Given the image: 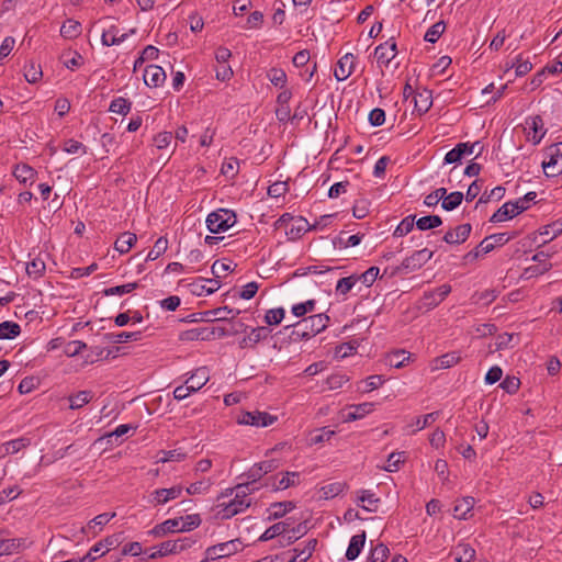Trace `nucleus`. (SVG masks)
I'll list each match as a JSON object with an SVG mask.
<instances>
[{"instance_id":"obj_9","label":"nucleus","mask_w":562,"mask_h":562,"mask_svg":"<svg viewBox=\"0 0 562 562\" xmlns=\"http://www.w3.org/2000/svg\"><path fill=\"white\" fill-rule=\"evenodd\" d=\"M240 549L239 540H229L222 542L205 550V560H217L226 557H231L237 553Z\"/></svg>"},{"instance_id":"obj_36","label":"nucleus","mask_w":562,"mask_h":562,"mask_svg":"<svg viewBox=\"0 0 562 562\" xmlns=\"http://www.w3.org/2000/svg\"><path fill=\"white\" fill-rule=\"evenodd\" d=\"M474 503L475 501L471 496L457 501L453 507V516L458 519H467V514L473 508Z\"/></svg>"},{"instance_id":"obj_61","label":"nucleus","mask_w":562,"mask_h":562,"mask_svg":"<svg viewBox=\"0 0 562 562\" xmlns=\"http://www.w3.org/2000/svg\"><path fill=\"white\" fill-rule=\"evenodd\" d=\"M201 518L198 514L187 515L184 518L182 517V522L180 524L181 532L191 531L198 528L201 525Z\"/></svg>"},{"instance_id":"obj_34","label":"nucleus","mask_w":562,"mask_h":562,"mask_svg":"<svg viewBox=\"0 0 562 562\" xmlns=\"http://www.w3.org/2000/svg\"><path fill=\"white\" fill-rule=\"evenodd\" d=\"M374 409L373 403H361L350 406V411L346 416L347 422L361 419Z\"/></svg>"},{"instance_id":"obj_8","label":"nucleus","mask_w":562,"mask_h":562,"mask_svg":"<svg viewBox=\"0 0 562 562\" xmlns=\"http://www.w3.org/2000/svg\"><path fill=\"white\" fill-rule=\"evenodd\" d=\"M277 416L270 415L266 412H241L237 417V423L241 425H249L255 427H267L277 420Z\"/></svg>"},{"instance_id":"obj_23","label":"nucleus","mask_w":562,"mask_h":562,"mask_svg":"<svg viewBox=\"0 0 562 562\" xmlns=\"http://www.w3.org/2000/svg\"><path fill=\"white\" fill-rule=\"evenodd\" d=\"M358 504L367 512H376L380 498L375 497V494L369 490H360L357 492Z\"/></svg>"},{"instance_id":"obj_40","label":"nucleus","mask_w":562,"mask_h":562,"mask_svg":"<svg viewBox=\"0 0 562 562\" xmlns=\"http://www.w3.org/2000/svg\"><path fill=\"white\" fill-rule=\"evenodd\" d=\"M81 34V24L68 19L60 27V35L65 38H76Z\"/></svg>"},{"instance_id":"obj_35","label":"nucleus","mask_w":562,"mask_h":562,"mask_svg":"<svg viewBox=\"0 0 562 562\" xmlns=\"http://www.w3.org/2000/svg\"><path fill=\"white\" fill-rule=\"evenodd\" d=\"M140 331L109 333L105 335V339L111 344H123L127 341H137L140 339Z\"/></svg>"},{"instance_id":"obj_58","label":"nucleus","mask_w":562,"mask_h":562,"mask_svg":"<svg viewBox=\"0 0 562 562\" xmlns=\"http://www.w3.org/2000/svg\"><path fill=\"white\" fill-rule=\"evenodd\" d=\"M445 29H446V25L443 22L440 21V22L435 23L427 30V32L424 36V40L426 42H429L432 44L436 43L439 40V37L441 36V34L443 33Z\"/></svg>"},{"instance_id":"obj_21","label":"nucleus","mask_w":562,"mask_h":562,"mask_svg":"<svg viewBox=\"0 0 562 562\" xmlns=\"http://www.w3.org/2000/svg\"><path fill=\"white\" fill-rule=\"evenodd\" d=\"M136 32L135 29L130 30L128 33L120 34L116 25L110 26L109 30L103 31L101 35V42L104 46H113L123 43L131 34Z\"/></svg>"},{"instance_id":"obj_28","label":"nucleus","mask_w":562,"mask_h":562,"mask_svg":"<svg viewBox=\"0 0 562 562\" xmlns=\"http://www.w3.org/2000/svg\"><path fill=\"white\" fill-rule=\"evenodd\" d=\"M209 381V372L205 368H199L186 381L192 393L202 389Z\"/></svg>"},{"instance_id":"obj_47","label":"nucleus","mask_w":562,"mask_h":562,"mask_svg":"<svg viewBox=\"0 0 562 562\" xmlns=\"http://www.w3.org/2000/svg\"><path fill=\"white\" fill-rule=\"evenodd\" d=\"M463 200V193L460 191L451 192L441 202V207L446 211H452L457 209Z\"/></svg>"},{"instance_id":"obj_50","label":"nucleus","mask_w":562,"mask_h":562,"mask_svg":"<svg viewBox=\"0 0 562 562\" xmlns=\"http://www.w3.org/2000/svg\"><path fill=\"white\" fill-rule=\"evenodd\" d=\"M404 461L405 452H392L387 458V464L382 467V469L386 472H396Z\"/></svg>"},{"instance_id":"obj_1","label":"nucleus","mask_w":562,"mask_h":562,"mask_svg":"<svg viewBox=\"0 0 562 562\" xmlns=\"http://www.w3.org/2000/svg\"><path fill=\"white\" fill-rule=\"evenodd\" d=\"M329 321L325 313L305 317L292 326L289 337L294 342L314 337L328 326Z\"/></svg>"},{"instance_id":"obj_37","label":"nucleus","mask_w":562,"mask_h":562,"mask_svg":"<svg viewBox=\"0 0 562 562\" xmlns=\"http://www.w3.org/2000/svg\"><path fill=\"white\" fill-rule=\"evenodd\" d=\"M93 398V393L88 390L79 391L76 394L69 395L68 400L70 402V409H79L83 407L86 404L90 403Z\"/></svg>"},{"instance_id":"obj_18","label":"nucleus","mask_w":562,"mask_h":562,"mask_svg":"<svg viewBox=\"0 0 562 562\" xmlns=\"http://www.w3.org/2000/svg\"><path fill=\"white\" fill-rule=\"evenodd\" d=\"M144 82L148 87H160L166 80V72L162 67L158 65H149L144 71Z\"/></svg>"},{"instance_id":"obj_51","label":"nucleus","mask_w":562,"mask_h":562,"mask_svg":"<svg viewBox=\"0 0 562 562\" xmlns=\"http://www.w3.org/2000/svg\"><path fill=\"white\" fill-rule=\"evenodd\" d=\"M233 269L232 261L226 262L224 260H215L211 267L212 274L216 280L225 277L228 272L233 271Z\"/></svg>"},{"instance_id":"obj_30","label":"nucleus","mask_w":562,"mask_h":562,"mask_svg":"<svg viewBox=\"0 0 562 562\" xmlns=\"http://www.w3.org/2000/svg\"><path fill=\"white\" fill-rule=\"evenodd\" d=\"M13 176L19 182L23 184L27 183L29 181L33 183L36 171L34 168L26 164H19L13 169Z\"/></svg>"},{"instance_id":"obj_20","label":"nucleus","mask_w":562,"mask_h":562,"mask_svg":"<svg viewBox=\"0 0 562 562\" xmlns=\"http://www.w3.org/2000/svg\"><path fill=\"white\" fill-rule=\"evenodd\" d=\"M182 522V517L171 518L162 521L161 524L156 525L151 530L148 531L149 535L154 537H164L168 533L181 532L180 524Z\"/></svg>"},{"instance_id":"obj_4","label":"nucleus","mask_w":562,"mask_h":562,"mask_svg":"<svg viewBox=\"0 0 562 562\" xmlns=\"http://www.w3.org/2000/svg\"><path fill=\"white\" fill-rule=\"evenodd\" d=\"M236 223V215L233 211L220 209L206 217V226L211 233L225 232Z\"/></svg>"},{"instance_id":"obj_46","label":"nucleus","mask_w":562,"mask_h":562,"mask_svg":"<svg viewBox=\"0 0 562 562\" xmlns=\"http://www.w3.org/2000/svg\"><path fill=\"white\" fill-rule=\"evenodd\" d=\"M267 78L274 87L284 88L286 83V74L281 68L269 69L267 72Z\"/></svg>"},{"instance_id":"obj_62","label":"nucleus","mask_w":562,"mask_h":562,"mask_svg":"<svg viewBox=\"0 0 562 562\" xmlns=\"http://www.w3.org/2000/svg\"><path fill=\"white\" fill-rule=\"evenodd\" d=\"M315 306H316L315 300H307L306 302L293 305L292 313L296 317H302L308 312H314Z\"/></svg>"},{"instance_id":"obj_7","label":"nucleus","mask_w":562,"mask_h":562,"mask_svg":"<svg viewBox=\"0 0 562 562\" xmlns=\"http://www.w3.org/2000/svg\"><path fill=\"white\" fill-rule=\"evenodd\" d=\"M547 154L548 160H543L541 166L547 177H557L562 172V142L551 145Z\"/></svg>"},{"instance_id":"obj_2","label":"nucleus","mask_w":562,"mask_h":562,"mask_svg":"<svg viewBox=\"0 0 562 562\" xmlns=\"http://www.w3.org/2000/svg\"><path fill=\"white\" fill-rule=\"evenodd\" d=\"M255 488L250 487L249 482L239 483L235 486V496L228 503H222L218 505L221 508L218 510V515L222 519H229L235 515L243 513L251 505V499L248 497V494L252 492ZM233 490H231V494Z\"/></svg>"},{"instance_id":"obj_32","label":"nucleus","mask_w":562,"mask_h":562,"mask_svg":"<svg viewBox=\"0 0 562 562\" xmlns=\"http://www.w3.org/2000/svg\"><path fill=\"white\" fill-rule=\"evenodd\" d=\"M452 555L457 562H472L475 558V549L469 543H459L452 550Z\"/></svg>"},{"instance_id":"obj_5","label":"nucleus","mask_w":562,"mask_h":562,"mask_svg":"<svg viewBox=\"0 0 562 562\" xmlns=\"http://www.w3.org/2000/svg\"><path fill=\"white\" fill-rule=\"evenodd\" d=\"M434 256V251L428 248L414 251L409 257H406L402 263L394 268L392 274L408 273L420 269Z\"/></svg>"},{"instance_id":"obj_17","label":"nucleus","mask_w":562,"mask_h":562,"mask_svg":"<svg viewBox=\"0 0 562 562\" xmlns=\"http://www.w3.org/2000/svg\"><path fill=\"white\" fill-rule=\"evenodd\" d=\"M271 329L266 326L252 328L250 333L239 341L240 348H254L258 342L268 338Z\"/></svg>"},{"instance_id":"obj_63","label":"nucleus","mask_w":562,"mask_h":562,"mask_svg":"<svg viewBox=\"0 0 562 562\" xmlns=\"http://www.w3.org/2000/svg\"><path fill=\"white\" fill-rule=\"evenodd\" d=\"M438 412H432L424 415L423 417L415 418L413 425L416 427V429L414 431H418L430 426L438 418Z\"/></svg>"},{"instance_id":"obj_12","label":"nucleus","mask_w":562,"mask_h":562,"mask_svg":"<svg viewBox=\"0 0 562 562\" xmlns=\"http://www.w3.org/2000/svg\"><path fill=\"white\" fill-rule=\"evenodd\" d=\"M278 467L279 463L277 460H266L254 464L244 475L247 477V482L251 485L260 480L265 474L278 469Z\"/></svg>"},{"instance_id":"obj_15","label":"nucleus","mask_w":562,"mask_h":562,"mask_svg":"<svg viewBox=\"0 0 562 562\" xmlns=\"http://www.w3.org/2000/svg\"><path fill=\"white\" fill-rule=\"evenodd\" d=\"M471 231H472L471 224H461V225H458L453 229H449L443 235L442 239L445 243L450 244V245H460L469 238Z\"/></svg>"},{"instance_id":"obj_41","label":"nucleus","mask_w":562,"mask_h":562,"mask_svg":"<svg viewBox=\"0 0 562 562\" xmlns=\"http://www.w3.org/2000/svg\"><path fill=\"white\" fill-rule=\"evenodd\" d=\"M561 233H562V222L557 221V222H553L552 224L544 226L540 231V235L546 237L543 239L542 244L544 245V244L551 241L553 238L559 236Z\"/></svg>"},{"instance_id":"obj_56","label":"nucleus","mask_w":562,"mask_h":562,"mask_svg":"<svg viewBox=\"0 0 562 562\" xmlns=\"http://www.w3.org/2000/svg\"><path fill=\"white\" fill-rule=\"evenodd\" d=\"M358 279L356 276H349L338 280L336 285V294L346 295L357 283Z\"/></svg>"},{"instance_id":"obj_29","label":"nucleus","mask_w":562,"mask_h":562,"mask_svg":"<svg viewBox=\"0 0 562 562\" xmlns=\"http://www.w3.org/2000/svg\"><path fill=\"white\" fill-rule=\"evenodd\" d=\"M432 104L431 101V92L428 90H424L422 92L414 93V106L415 112L419 115L426 113Z\"/></svg>"},{"instance_id":"obj_38","label":"nucleus","mask_w":562,"mask_h":562,"mask_svg":"<svg viewBox=\"0 0 562 562\" xmlns=\"http://www.w3.org/2000/svg\"><path fill=\"white\" fill-rule=\"evenodd\" d=\"M21 333V327L18 323L5 321L0 323V340L13 339Z\"/></svg>"},{"instance_id":"obj_60","label":"nucleus","mask_w":562,"mask_h":562,"mask_svg":"<svg viewBox=\"0 0 562 562\" xmlns=\"http://www.w3.org/2000/svg\"><path fill=\"white\" fill-rule=\"evenodd\" d=\"M390 554L389 548L383 543H378L370 553L369 559L372 562H384Z\"/></svg>"},{"instance_id":"obj_55","label":"nucleus","mask_w":562,"mask_h":562,"mask_svg":"<svg viewBox=\"0 0 562 562\" xmlns=\"http://www.w3.org/2000/svg\"><path fill=\"white\" fill-rule=\"evenodd\" d=\"M299 472H285L282 477L274 485L276 491L285 490L290 486H294L297 483Z\"/></svg>"},{"instance_id":"obj_42","label":"nucleus","mask_w":562,"mask_h":562,"mask_svg":"<svg viewBox=\"0 0 562 562\" xmlns=\"http://www.w3.org/2000/svg\"><path fill=\"white\" fill-rule=\"evenodd\" d=\"M442 224V220L439 215H427L416 221V226L419 231H427L436 228Z\"/></svg>"},{"instance_id":"obj_48","label":"nucleus","mask_w":562,"mask_h":562,"mask_svg":"<svg viewBox=\"0 0 562 562\" xmlns=\"http://www.w3.org/2000/svg\"><path fill=\"white\" fill-rule=\"evenodd\" d=\"M138 288L137 282H130L122 285L111 286L103 291V294L105 296H112V295H123L133 292L135 289Z\"/></svg>"},{"instance_id":"obj_53","label":"nucleus","mask_w":562,"mask_h":562,"mask_svg":"<svg viewBox=\"0 0 562 562\" xmlns=\"http://www.w3.org/2000/svg\"><path fill=\"white\" fill-rule=\"evenodd\" d=\"M132 103L122 97L114 99L110 104V112L126 115L131 110Z\"/></svg>"},{"instance_id":"obj_16","label":"nucleus","mask_w":562,"mask_h":562,"mask_svg":"<svg viewBox=\"0 0 562 562\" xmlns=\"http://www.w3.org/2000/svg\"><path fill=\"white\" fill-rule=\"evenodd\" d=\"M450 292L451 286L449 284H442L435 290L425 292L423 296L424 305L428 308H432L441 303Z\"/></svg>"},{"instance_id":"obj_26","label":"nucleus","mask_w":562,"mask_h":562,"mask_svg":"<svg viewBox=\"0 0 562 562\" xmlns=\"http://www.w3.org/2000/svg\"><path fill=\"white\" fill-rule=\"evenodd\" d=\"M200 281L205 282L206 284H202L200 282H194L191 284V292L195 295H210L217 291L221 286L220 281L216 279H200Z\"/></svg>"},{"instance_id":"obj_10","label":"nucleus","mask_w":562,"mask_h":562,"mask_svg":"<svg viewBox=\"0 0 562 562\" xmlns=\"http://www.w3.org/2000/svg\"><path fill=\"white\" fill-rule=\"evenodd\" d=\"M525 132L529 142L538 145L544 137L547 130L540 115L529 116L525 120Z\"/></svg>"},{"instance_id":"obj_27","label":"nucleus","mask_w":562,"mask_h":562,"mask_svg":"<svg viewBox=\"0 0 562 562\" xmlns=\"http://www.w3.org/2000/svg\"><path fill=\"white\" fill-rule=\"evenodd\" d=\"M216 328L215 327H200L187 330L182 334V338L186 340H210L214 338Z\"/></svg>"},{"instance_id":"obj_43","label":"nucleus","mask_w":562,"mask_h":562,"mask_svg":"<svg viewBox=\"0 0 562 562\" xmlns=\"http://www.w3.org/2000/svg\"><path fill=\"white\" fill-rule=\"evenodd\" d=\"M168 248V239L166 237H159L156 241L154 247L149 250L146 260L147 261H154L158 259L162 254L166 252Z\"/></svg>"},{"instance_id":"obj_33","label":"nucleus","mask_w":562,"mask_h":562,"mask_svg":"<svg viewBox=\"0 0 562 562\" xmlns=\"http://www.w3.org/2000/svg\"><path fill=\"white\" fill-rule=\"evenodd\" d=\"M137 237L134 233L124 232L122 233L114 243V248L120 254H126L136 243Z\"/></svg>"},{"instance_id":"obj_59","label":"nucleus","mask_w":562,"mask_h":562,"mask_svg":"<svg viewBox=\"0 0 562 562\" xmlns=\"http://www.w3.org/2000/svg\"><path fill=\"white\" fill-rule=\"evenodd\" d=\"M239 161L237 158L231 157L226 159L221 168L222 175L233 179L238 172Z\"/></svg>"},{"instance_id":"obj_45","label":"nucleus","mask_w":562,"mask_h":562,"mask_svg":"<svg viewBox=\"0 0 562 562\" xmlns=\"http://www.w3.org/2000/svg\"><path fill=\"white\" fill-rule=\"evenodd\" d=\"M45 269V262L41 258H34L26 265V273L34 279L41 278L44 274Z\"/></svg>"},{"instance_id":"obj_22","label":"nucleus","mask_w":562,"mask_h":562,"mask_svg":"<svg viewBox=\"0 0 562 562\" xmlns=\"http://www.w3.org/2000/svg\"><path fill=\"white\" fill-rule=\"evenodd\" d=\"M510 236H507L506 233L493 234L491 236L485 237L480 244L479 248L482 250V254L491 252L496 246H503L508 240H510Z\"/></svg>"},{"instance_id":"obj_44","label":"nucleus","mask_w":562,"mask_h":562,"mask_svg":"<svg viewBox=\"0 0 562 562\" xmlns=\"http://www.w3.org/2000/svg\"><path fill=\"white\" fill-rule=\"evenodd\" d=\"M346 486L347 485L344 482L329 483V484L324 485L321 488V493H322L323 497L326 499L333 498V497L338 496L340 493H342L344 490L346 488Z\"/></svg>"},{"instance_id":"obj_52","label":"nucleus","mask_w":562,"mask_h":562,"mask_svg":"<svg viewBox=\"0 0 562 562\" xmlns=\"http://www.w3.org/2000/svg\"><path fill=\"white\" fill-rule=\"evenodd\" d=\"M316 546H317V540L316 539H310L303 546V548L297 546L296 548L293 549V552H297V557H301L300 562H306L312 557Z\"/></svg>"},{"instance_id":"obj_14","label":"nucleus","mask_w":562,"mask_h":562,"mask_svg":"<svg viewBox=\"0 0 562 562\" xmlns=\"http://www.w3.org/2000/svg\"><path fill=\"white\" fill-rule=\"evenodd\" d=\"M397 54L396 43L390 38L383 44H380L374 49V57L380 65L389 66Z\"/></svg>"},{"instance_id":"obj_57","label":"nucleus","mask_w":562,"mask_h":562,"mask_svg":"<svg viewBox=\"0 0 562 562\" xmlns=\"http://www.w3.org/2000/svg\"><path fill=\"white\" fill-rule=\"evenodd\" d=\"M505 194V188L502 186L493 188L490 192L485 191L479 199L476 206L479 204L488 203L492 200H501Z\"/></svg>"},{"instance_id":"obj_49","label":"nucleus","mask_w":562,"mask_h":562,"mask_svg":"<svg viewBox=\"0 0 562 562\" xmlns=\"http://www.w3.org/2000/svg\"><path fill=\"white\" fill-rule=\"evenodd\" d=\"M31 441L27 438H18L10 441H7L2 445L4 453H16L23 448L30 446Z\"/></svg>"},{"instance_id":"obj_6","label":"nucleus","mask_w":562,"mask_h":562,"mask_svg":"<svg viewBox=\"0 0 562 562\" xmlns=\"http://www.w3.org/2000/svg\"><path fill=\"white\" fill-rule=\"evenodd\" d=\"M195 543V540L190 537L179 538L177 540H167L156 547V551L153 552L149 558L156 559L166 557L169 554H178Z\"/></svg>"},{"instance_id":"obj_3","label":"nucleus","mask_w":562,"mask_h":562,"mask_svg":"<svg viewBox=\"0 0 562 562\" xmlns=\"http://www.w3.org/2000/svg\"><path fill=\"white\" fill-rule=\"evenodd\" d=\"M537 193L530 191L514 202L503 204L490 218L492 223H499L513 218L529 209V203L535 201Z\"/></svg>"},{"instance_id":"obj_19","label":"nucleus","mask_w":562,"mask_h":562,"mask_svg":"<svg viewBox=\"0 0 562 562\" xmlns=\"http://www.w3.org/2000/svg\"><path fill=\"white\" fill-rule=\"evenodd\" d=\"M355 61H356V57L351 53L344 55L338 60L337 68L335 69V74H334L335 78L338 81L346 80L353 71Z\"/></svg>"},{"instance_id":"obj_11","label":"nucleus","mask_w":562,"mask_h":562,"mask_svg":"<svg viewBox=\"0 0 562 562\" xmlns=\"http://www.w3.org/2000/svg\"><path fill=\"white\" fill-rule=\"evenodd\" d=\"M182 492L183 488L180 485H175L170 488H158L150 494L149 503L153 506L165 505L166 503L180 497Z\"/></svg>"},{"instance_id":"obj_13","label":"nucleus","mask_w":562,"mask_h":562,"mask_svg":"<svg viewBox=\"0 0 562 562\" xmlns=\"http://www.w3.org/2000/svg\"><path fill=\"white\" fill-rule=\"evenodd\" d=\"M474 147H479L480 150L477 155L481 154L482 145L480 142H475L473 144L470 143H460L456 147H453L451 150H449L445 156V162L446 164H454L465 155H471L474 153Z\"/></svg>"},{"instance_id":"obj_31","label":"nucleus","mask_w":562,"mask_h":562,"mask_svg":"<svg viewBox=\"0 0 562 562\" xmlns=\"http://www.w3.org/2000/svg\"><path fill=\"white\" fill-rule=\"evenodd\" d=\"M366 542V532L362 531L359 535L351 537L348 549L346 551V558L348 560H355L361 552Z\"/></svg>"},{"instance_id":"obj_64","label":"nucleus","mask_w":562,"mask_h":562,"mask_svg":"<svg viewBox=\"0 0 562 562\" xmlns=\"http://www.w3.org/2000/svg\"><path fill=\"white\" fill-rule=\"evenodd\" d=\"M284 310L282 307L269 310L265 315L268 325H278L284 318Z\"/></svg>"},{"instance_id":"obj_54","label":"nucleus","mask_w":562,"mask_h":562,"mask_svg":"<svg viewBox=\"0 0 562 562\" xmlns=\"http://www.w3.org/2000/svg\"><path fill=\"white\" fill-rule=\"evenodd\" d=\"M414 224H416L415 223V216H413V215L406 216L397 225V227L395 228V231L393 233V236L394 237H402V236L407 235L414 228Z\"/></svg>"},{"instance_id":"obj_25","label":"nucleus","mask_w":562,"mask_h":562,"mask_svg":"<svg viewBox=\"0 0 562 562\" xmlns=\"http://www.w3.org/2000/svg\"><path fill=\"white\" fill-rule=\"evenodd\" d=\"M295 503L292 501L278 502L270 505L268 508V520H276L282 518L288 513L295 508Z\"/></svg>"},{"instance_id":"obj_24","label":"nucleus","mask_w":562,"mask_h":562,"mask_svg":"<svg viewBox=\"0 0 562 562\" xmlns=\"http://www.w3.org/2000/svg\"><path fill=\"white\" fill-rule=\"evenodd\" d=\"M291 522L289 520L277 522L270 526L259 538L260 541H268L278 536H283L288 538L290 533Z\"/></svg>"},{"instance_id":"obj_39","label":"nucleus","mask_w":562,"mask_h":562,"mask_svg":"<svg viewBox=\"0 0 562 562\" xmlns=\"http://www.w3.org/2000/svg\"><path fill=\"white\" fill-rule=\"evenodd\" d=\"M43 76L41 65L30 60L24 66V78L30 83L37 82Z\"/></svg>"}]
</instances>
